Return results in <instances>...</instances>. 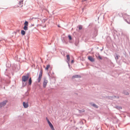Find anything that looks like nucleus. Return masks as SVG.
<instances>
[{"label": "nucleus", "mask_w": 130, "mask_h": 130, "mask_svg": "<svg viewBox=\"0 0 130 130\" xmlns=\"http://www.w3.org/2000/svg\"><path fill=\"white\" fill-rule=\"evenodd\" d=\"M23 0L20 1L19 2V7H22L23 6Z\"/></svg>", "instance_id": "9d476101"}, {"label": "nucleus", "mask_w": 130, "mask_h": 130, "mask_svg": "<svg viewBox=\"0 0 130 130\" xmlns=\"http://www.w3.org/2000/svg\"><path fill=\"white\" fill-rule=\"evenodd\" d=\"M125 18H127L126 19L127 22L129 23L130 24V16L126 15Z\"/></svg>", "instance_id": "423d86ee"}, {"label": "nucleus", "mask_w": 130, "mask_h": 130, "mask_svg": "<svg viewBox=\"0 0 130 130\" xmlns=\"http://www.w3.org/2000/svg\"><path fill=\"white\" fill-rule=\"evenodd\" d=\"M7 102V101L5 100L3 102L0 103V107H2L5 106L6 103Z\"/></svg>", "instance_id": "20e7f679"}, {"label": "nucleus", "mask_w": 130, "mask_h": 130, "mask_svg": "<svg viewBox=\"0 0 130 130\" xmlns=\"http://www.w3.org/2000/svg\"><path fill=\"white\" fill-rule=\"evenodd\" d=\"M23 105L24 107L25 108H27L28 107V103H26L24 102L23 103Z\"/></svg>", "instance_id": "6e6552de"}, {"label": "nucleus", "mask_w": 130, "mask_h": 130, "mask_svg": "<svg viewBox=\"0 0 130 130\" xmlns=\"http://www.w3.org/2000/svg\"><path fill=\"white\" fill-rule=\"evenodd\" d=\"M28 78V76H23L22 77V79L23 86H25L26 85V82L27 81Z\"/></svg>", "instance_id": "f257e3e1"}, {"label": "nucleus", "mask_w": 130, "mask_h": 130, "mask_svg": "<svg viewBox=\"0 0 130 130\" xmlns=\"http://www.w3.org/2000/svg\"><path fill=\"white\" fill-rule=\"evenodd\" d=\"M93 106L95 107L96 108H98V106L94 104H93Z\"/></svg>", "instance_id": "a211bd4d"}, {"label": "nucleus", "mask_w": 130, "mask_h": 130, "mask_svg": "<svg viewBox=\"0 0 130 130\" xmlns=\"http://www.w3.org/2000/svg\"><path fill=\"white\" fill-rule=\"evenodd\" d=\"M50 64L48 65L45 68V70H47L48 68H50Z\"/></svg>", "instance_id": "2eb2a0df"}, {"label": "nucleus", "mask_w": 130, "mask_h": 130, "mask_svg": "<svg viewBox=\"0 0 130 130\" xmlns=\"http://www.w3.org/2000/svg\"><path fill=\"white\" fill-rule=\"evenodd\" d=\"M88 59L91 62H94V59L91 56H89L88 57Z\"/></svg>", "instance_id": "0eeeda50"}, {"label": "nucleus", "mask_w": 130, "mask_h": 130, "mask_svg": "<svg viewBox=\"0 0 130 130\" xmlns=\"http://www.w3.org/2000/svg\"><path fill=\"white\" fill-rule=\"evenodd\" d=\"M24 24L25 26H28V22L27 21H26L24 23Z\"/></svg>", "instance_id": "f3484780"}, {"label": "nucleus", "mask_w": 130, "mask_h": 130, "mask_svg": "<svg viewBox=\"0 0 130 130\" xmlns=\"http://www.w3.org/2000/svg\"><path fill=\"white\" fill-rule=\"evenodd\" d=\"M80 77V76H79L77 75H76L74 76H73L72 77V78L73 79L75 78H78Z\"/></svg>", "instance_id": "9b49d317"}, {"label": "nucleus", "mask_w": 130, "mask_h": 130, "mask_svg": "<svg viewBox=\"0 0 130 130\" xmlns=\"http://www.w3.org/2000/svg\"><path fill=\"white\" fill-rule=\"evenodd\" d=\"M46 120L47 121V122H48V123L50 127L51 128L52 130H55L53 126L52 125V124H51V122L48 119H47V118H46Z\"/></svg>", "instance_id": "7ed1b4c3"}, {"label": "nucleus", "mask_w": 130, "mask_h": 130, "mask_svg": "<svg viewBox=\"0 0 130 130\" xmlns=\"http://www.w3.org/2000/svg\"><path fill=\"white\" fill-rule=\"evenodd\" d=\"M115 108L119 110L121 109H122V108L121 107L118 106H116Z\"/></svg>", "instance_id": "4468645a"}, {"label": "nucleus", "mask_w": 130, "mask_h": 130, "mask_svg": "<svg viewBox=\"0 0 130 130\" xmlns=\"http://www.w3.org/2000/svg\"><path fill=\"white\" fill-rule=\"evenodd\" d=\"M27 26H24V27H23L24 29L25 30H28V27H27Z\"/></svg>", "instance_id": "dca6fc26"}, {"label": "nucleus", "mask_w": 130, "mask_h": 130, "mask_svg": "<svg viewBox=\"0 0 130 130\" xmlns=\"http://www.w3.org/2000/svg\"><path fill=\"white\" fill-rule=\"evenodd\" d=\"M42 73L43 70L42 69H41L40 71L39 77L37 79V80L39 83L41 80L42 76Z\"/></svg>", "instance_id": "f03ea898"}, {"label": "nucleus", "mask_w": 130, "mask_h": 130, "mask_svg": "<svg viewBox=\"0 0 130 130\" xmlns=\"http://www.w3.org/2000/svg\"><path fill=\"white\" fill-rule=\"evenodd\" d=\"M67 59L68 61L67 62L69 63L70 61V58L69 57V55H67Z\"/></svg>", "instance_id": "1a4fd4ad"}, {"label": "nucleus", "mask_w": 130, "mask_h": 130, "mask_svg": "<svg viewBox=\"0 0 130 130\" xmlns=\"http://www.w3.org/2000/svg\"><path fill=\"white\" fill-rule=\"evenodd\" d=\"M100 59H102V58L101 57V56H99V57H98Z\"/></svg>", "instance_id": "5701e85b"}, {"label": "nucleus", "mask_w": 130, "mask_h": 130, "mask_svg": "<svg viewBox=\"0 0 130 130\" xmlns=\"http://www.w3.org/2000/svg\"><path fill=\"white\" fill-rule=\"evenodd\" d=\"M118 56H116L115 57V59L116 60L118 59Z\"/></svg>", "instance_id": "412c9836"}, {"label": "nucleus", "mask_w": 130, "mask_h": 130, "mask_svg": "<svg viewBox=\"0 0 130 130\" xmlns=\"http://www.w3.org/2000/svg\"><path fill=\"white\" fill-rule=\"evenodd\" d=\"M47 83V80L46 78H44L43 82V87L44 88H45L46 87Z\"/></svg>", "instance_id": "39448f33"}, {"label": "nucleus", "mask_w": 130, "mask_h": 130, "mask_svg": "<svg viewBox=\"0 0 130 130\" xmlns=\"http://www.w3.org/2000/svg\"><path fill=\"white\" fill-rule=\"evenodd\" d=\"M21 34L23 35H24L25 34V32L24 30H22L21 31Z\"/></svg>", "instance_id": "ddd939ff"}, {"label": "nucleus", "mask_w": 130, "mask_h": 130, "mask_svg": "<svg viewBox=\"0 0 130 130\" xmlns=\"http://www.w3.org/2000/svg\"><path fill=\"white\" fill-rule=\"evenodd\" d=\"M32 80L31 77H30L29 80V85H31V84Z\"/></svg>", "instance_id": "f8f14e48"}, {"label": "nucleus", "mask_w": 130, "mask_h": 130, "mask_svg": "<svg viewBox=\"0 0 130 130\" xmlns=\"http://www.w3.org/2000/svg\"><path fill=\"white\" fill-rule=\"evenodd\" d=\"M68 37L69 38V39L70 40H71L72 39V37L70 35L68 36Z\"/></svg>", "instance_id": "aec40b11"}, {"label": "nucleus", "mask_w": 130, "mask_h": 130, "mask_svg": "<svg viewBox=\"0 0 130 130\" xmlns=\"http://www.w3.org/2000/svg\"><path fill=\"white\" fill-rule=\"evenodd\" d=\"M79 29V30H81L82 28V27L81 25H79L78 27Z\"/></svg>", "instance_id": "6ab92c4d"}, {"label": "nucleus", "mask_w": 130, "mask_h": 130, "mask_svg": "<svg viewBox=\"0 0 130 130\" xmlns=\"http://www.w3.org/2000/svg\"><path fill=\"white\" fill-rule=\"evenodd\" d=\"M86 0H82V1L83 2H84V1H86Z\"/></svg>", "instance_id": "393cba45"}, {"label": "nucleus", "mask_w": 130, "mask_h": 130, "mask_svg": "<svg viewBox=\"0 0 130 130\" xmlns=\"http://www.w3.org/2000/svg\"><path fill=\"white\" fill-rule=\"evenodd\" d=\"M124 94L126 95H128V92H126L125 93L124 92Z\"/></svg>", "instance_id": "4be33fe9"}, {"label": "nucleus", "mask_w": 130, "mask_h": 130, "mask_svg": "<svg viewBox=\"0 0 130 130\" xmlns=\"http://www.w3.org/2000/svg\"><path fill=\"white\" fill-rule=\"evenodd\" d=\"M74 62V60H72L71 61V63H73Z\"/></svg>", "instance_id": "b1692460"}]
</instances>
